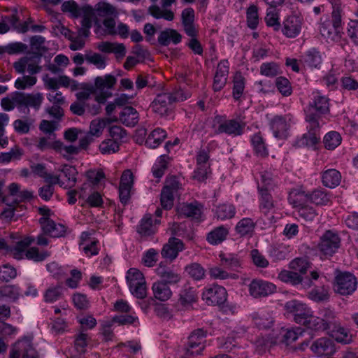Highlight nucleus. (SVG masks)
<instances>
[{
  "label": "nucleus",
  "mask_w": 358,
  "mask_h": 358,
  "mask_svg": "<svg viewBox=\"0 0 358 358\" xmlns=\"http://www.w3.org/2000/svg\"><path fill=\"white\" fill-rule=\"evenodd\" d=\"M275 288L273 283L262 280H253L249 285V292L255 298L264 297L273 293Z\"/></svg>",
  "instance_id": "6ab92c4d"
},
{
  "label": "nucleus",
  "mask_w": 358,
  "mask_h": 358,
  "mask_svg": "<svg viewBox=\"0 0 358 358\" xmlns=\"http://www.w3.org/2000/svg\"><path fill=\"white\" fill-rule=\"evenodd\" d=\"M302 25V18L298 15H292L283 21L280 29L283 35L287 38H293L299 35Z\"/></svg>",
  "instance_id": "4468645a"
},
{
  "label": "nucleus",
  "mask_w": 358,
  "mask_h": 358,
  "mask_svg": "<svg viewBox=\"0 0 358 358\" xmlns=\"http://www.w3.org/2000/svg\"><path fill=\"white\" fill-rule=\"evenodd\" d=\"M206 336L207 331L203 329H197L193 331L188 337L185 355L189 356L201 354L206 345Z\"/></svg>",
  "instance_id": "423d86ee"
},
{
  "label": "nucleus",
  "mask_w": 358,
  "mask_h": 358,
  "mask_svg": "<svg viewBox=\"0 0 358 358\" xmlns=\"http://www.w3.org/2000/svg\"><path fill=\"white\" fill-rule=\"evenodd\" d=\"M134 176L129 169L124 171L119 185V197L121 203L127 204L131 197V189L134 184Z\"/></svg>",
  "instance_id": "2eb2a0df"
},
{
  "label": "nucleus",
  "mask_w": 358,
  "mask_h": 358,
  "mask_svg": "<svg viewBox=\"0 0 358 358\" xmlns=\"http://www.w3.org/2000/svg\"><path fill=\"white\" fill-rule=\"evenodd\" d=\"M50 254V252L48 250L41 251L37 247H31L26 251L25 257L27 259L40 262L49 257Z\"/></svg>",
  "instance_id": "c03bdc74"
},
{
  "label": "nucleus",
  "mask_w": 358,
  "mask_h": 358,
  "mask_svg": "<svg viewBox=\"0 0 358 358\" xmlns=\"http://www.w3.org/2000/svg\"><path fill=\"white\" fill-rule=\"evenodd\" d=\"M20 289L13 285H6L0 287V298H8L13 301L18 299Z\"/></svg>",
  "instance_id": "5fc2aeb1"
},
{
  "label": "nucleus",
  "mask_w": 358,
  "mask_h": 358,
  "mask_svg": "<svg viewBox=\"0 0 358 358\" xmlns=\"http://www.w3.org/2000/svg\"><path fill=\"white\" fill-rule=\"evenodd\" d=\"M34 242V238L32 237H25L23 239L17 241L13 249L10 250L13 257L16 259H21L23 256H25V252L27 248Z\"/></svg>",
  "instance_id": "473e14b6"
},
{
  "label": "nucleus",
  "mask_w": 358,
  "mask_h": 358,
  "mask_svg": "<svg viewBox=\"0 0 358 358\" xmlns=\"http://www.w3.org/2000/svg\"><path fill=\"white\" fill-rule=\"evenodd\" d=\"M116 83V78L112 75L104 77L98 76L95 78V89L103 90L105 88L111 89Z\"/></svg>",
  "instance_id": "13d9d810"
},
{
  "label": "nucleus",
  "mask_w": 358,
  "mask_h": 358,
  "mask_svg": "<svg viewBox=\"0 0 358 358\" xmlns=\"http://www.w3.org/2000/svg\"><path fill=\"white\" fill-rule=\"evenodd\" d=\"M341 175L336 169H329L325 171L322 175V182L326 187L333 188L340 184Z\"/></svg>",
  "instance_id": "f704fd0d"
},
{
  "label": "nucleus",
  "mask_w": 358,
  "mask_h": 358,
  "mask_svg": "<svg viewBox=\"0 0 358 358\" xmlns=\"http://www.w3.org/2000/svg\"><path fill=\"white\" fill-rule=\"evenodd\" d=\"M2 202L8 206V208H5L1 213V217L3 218L10 220L15 216V211H23L25 210V206L22 204H18L17 200H13L10 202L8 196H3Z\"/></svg>",
  "instance_id": "c85d7f7f"
},
{
  "label": "nucleus",
  "mask_w": 358,
  "mask_h": 358,
  "mask_svg": "<svg viewBox=\"0 0 358 358\" xmlns=\"http://www.w3.org/2000/svg\"><path fill=\"white\" fill-rule=\"evenodd\" d=\"M39 358L38 352L33 347L31 339L24 338L12 346L9 358Z\"/></svg>",
  "instance_id": "0eeeda50"
},
{
  "label": "nucleus",
  "mask_w": 358,
  "mask_h": 358,
  "mask_svg": "<svg viewBox=\"0 0 358 358\" xmlns=\"http://www.w3.org/2000/svg\"><path fill=\"white\" fill-rule=\"evenodd\" d=\"M166 137V132L162 129H154L148 136L145 145L150 148H157Z\"/></svg>",
  "instance_id": "58836bf2"
},
{
  "label": "nucleus",
  "mask_w": 358,
  "mask_h": 358,
  "mask_svg": "<svg viewBox=\"0 0 358 358\" xmlns=\"http://www.w3.org/2000/svg\"><path fill=\"white\" fill-rule=\"evenodd\" d=\"M221 265L227 269L239 271L238 269L241 267V260L235 255L229 254L220 255Z\"/></svg>",
  "instance_id": "e433bc0d"
},
{
  "label": "nucleus",
  "mask_w": 358,
  "mask_h": 358,
  "mask_svg": "<svg viewBox=\"0 0 358 358\" xmlns=\"http://www.w3.org/2000/svg\"><path fill=\"white\" fill-rule=\"evenodd\" d=\"M38 222L42 232L52 238L62 237L66 234V226L62 224H57L52 219L40 218Z\"/></svg>",
  "instance_id": "a211bd4d"
},
{
  "label": "nucleus",
  "mask_w": 358,
  "mask_h": 358,
  "mask_svg": "<svg viewBox=\"0 0 358 358\" xmlns=\"http://www.w3.org/2000/svg\"><path fill=\"white\" fill-rule=\"evenodd\" d=\"M194 10L192 8H185L181 13V22L184 31L189 37H196L198 30L196 29Z\"/></svg>",
  "instance_id": "aec40b11"
},
{
  "label": "nucleus",
  "mask_w": 358,
  "mask_h": 358,
  "mask_svg": "<svg viewBox=\"0 0 358 358\" xmlns=\"http://www.w3.org/2000/svg\"><path fill=\"white\" fill-rule=\"evenodd\" d=\"M285 310L288 313H291L294 320L299 324H302L304 320L310 315L311 308L306 303L296 300H292L285 303Z\"/></svg>",
  "instance_id": "9b49d317"
},
{
  "label": "nucleus",
  "mask_w": 358,
  "mask_h": 358,
  "mask_svg": "<svg viewBox=\"0 0 358 358\" xmlns=\"http://www.w3.org/2000/svg\"><path fill=\"white\" fill-rule=\"evenodd\" d=\"M341 13V3L336 1L334 3L331 20H325L320 25V34L327 41H337L342 37L343 31Z\"/></svg>",
  "instance_id": "7ed1b4c3"
},
{
  "label": "nucleus",
  "mask_w": 358,
  "mask_h": 358,
  "mask_svg": "<svg viewBox=\"0 0 358 358\" xmlns=\"http://www.w3.org/2000/svg\"><path fill=\"white\" fill-rule=\"evenodd\" d=\"M278 279L282 282L290 283L292 285L301 284L303 278L299 273L293 270H282L278 274Z\"/></svg>",
  "instance_id": "4c0bfd02"
},
{
  "label": "nucleus",
  "mask_w": 358,
  "mask_h": 358,
  "mask_svg": "<svg viewBox=\"0 0 358 358\" xmlns=\"http://www.w3.org/2000/svg\"><path fill=\"white\" fill-rule=\"evenodd\" d=\"M260 73L267 77H275L281 73L279 66L275 62L263 63L260 66Z\"/></svg>",
  "instance_id": "338daca9"
},
{
  "label": "nucleus",
  "mask_w": 358,
  "mask_h": 358,
  "mask_svg": "<svg viewBox=\"0 0 358 358\" xmlns=\"http://www.w3.org/2000/svg\"><path fill=\"white\" fill-rule=\"evenodd\" d=\"M259 210L264 215H268L275 208L274 201L270 192H266L265 189H261L259 192Z\"/></svg>",
  "instance_id": "cd10ccee"
},
{
  "label": "nucleus",
  "mask_w": 358,
  "mask_h": 358,
  "mask_svg": "<svg viewBox=\"0 0 358 358\" xmlns=\"http://www.w3.org/2000/svg\"><path fill=\"white\" fill-rule=\"evenodd\" d=\"M227 298V292L224 287L217 285L206 288L202 294V299L208 306L223 304Z\"/></svg>",
  "instance_id": "1a4fd4ad"
},
{
  "label": "nucleus",
  "mask_w": 358,
  "mask_h": 358,
  "mask_svg": "<svg viewBox=\"0 0 358 358\" xmlns=\"http://www.w3.org/2000/svg\"><path fill=\"white\" fill-rule=\"evenodd\" d=\"M94 13L99 17H110L116 14V9L109 3L99 2L95 5Z\"/></svg>",
  "instance_id": "09e8293b"
},
{
  "label": "nucleus",
  "mask_w": 358,
  "mask_h": 358,
  "mask_svg": "<svg viewBox=\"0 0 358 358\" xmlns=\"http://www.w3.org/2000/svg\"><path fill=\"white\" fill-rule=\"evenodd\" d=\"M288 199L294 208L299 209L300 207L306 206L305 203L309 201V195L301 191L292 192Z\"/></svg>",
  "instance_id": "8fccbe9b"
},
{
  "label": "nucleus",
  "mask_w": 358,
  "mask_h": 358,
  "mask_svg": "<svg viewBox=\"0 0 358 358\" xmlns=\"http://www.w3.org/2000/svg\"><path fill=\"white\" fill-rule=\"evenodd\" d=\"M303 61L308 66L315 69H320L322 62L320 52L314 48L306 52Z\"/></svg>",
  "instance_id": "ea45409f"
},
{
  "label": "nucleus",
  "mask_w": 358,
  "mask_h": 358,
  "mask_svg": "<svg viewBox=\"0 0 358 358\" xmlns=\"http://www.w3.org/2000/svg\"><path fill=\"white\" fill-rule=\"evenodd\" d=\"M184 248L183 242L177 238L173 237L170 238L168 243L164 245L161 254L164 258L173 261L178 257V252L182 251Z\"/></svg>",
  "instance_id": "412c9836"
},
{
  "label": "nucleus",
  "mask_w": 358,
  "mask_h": 358,
  "mask_svg": "<svg viewBox=\"0 0 358 358\" xmlns=\"http://www.w3.org/2000/svg\"><path fill=\"white\" fill-rule=\"evenodd\" d=\"M251 142L257 155L262 157L268 156V152L260 133H257L253 135L251 139Z\"/></svg>",
  "instance_id": "49530a36"
},
{
  "label": "nucleus",
  "mask_w": 358,
  "mask_h": 358,
  "mask_svg": "<svg viewBox=\"0 0 358 358\" xmlns=\"http://www.w3.org/2000/svg\"><path fill=\"white\" fill-rule=\"evenodd\" d=\"M178 213L187 217H195L199 215L201 210L193 203H182L177 207Z\"/></svg>",
  "instance_id": "603ef678"
},
{
  "label": "nucleus",
  "mask_w": 358,
  "mask_h": 358,
  "mask_svg": "<svg viewBox=\"0 0 358 358\" xmlns=\"http://www.w3.org/2000/svg\"><path fill=\"white\" fill-rule=\"evenodd\" d=\"M182 36L176 29H166L160 32L157 41L163 46H168L171 43L176 45L181 41Z\"/></svg>",
  "instance_id": "b1692460"
},
{
  "label": "nucleus",
  "mask_w": 358,
  "mask_h": 358,
  "mask_svg": "<svg viewBox=\"0 0 358 358\" xmlns=\"http://www.w3.org/2000/svg\"><path fill=\"white\" fill-rule=\"evenodd\" d=\"M341 245V239L337 234L327 231L321 237L318 244L320 252L325 258L331 257Z\"/></svg>",
  "instance_id": "6e6552de"
},
{
  "label": "nucleus",
  "mask_w": 358,
  "mask_h": 358,
  "mask_svg": "<svg viewBox=\"0 0 358 358\" xmlns=\"http://www.w3.org/2000/svg\"><path fill=\"white\" fill-rule=\"evenodd\" d=\"M236 213L235 208L231 204H222L217 207L216 216L217 219L224 220L234 217Z\"/></svg>",
  "instance_id": "864d4df0"
},
{
  "label": "nucleus",
  "mask_w": 358,
  "mask_h": 358,
  "mask_svg": "<svg viewBox=\"0 0 358 358\" xmlns=\"http://www.w3.org/2000/svg\"><path fill=\"white\" fill-rule=\"evenodd\" d=\"M127 281L131 294L138 299L147 296V288L143 273L137 268H131L127 272Z\"/></svg>",
  "instance_id": "20e7f679"
},
{
  "label": "nucleus",
  "mask_w": 358,
  "mask_h": 358,
  "mask_svg": "<svg viewBox=\"0 0 358 358\" xmlns=\"http://www.w3.org/2000/svg\"><path fill=\"white\" fill-rule=\"evenodd\" d=\"M307 296L315 302H324L329 299V287L328 285L315 286L308 292Z\"/></svg>",
  "instance_id": "bb28decb"
},
{
  "label": "nucleus",
  "mask_w": 358,
  "mask_h": 358,
  "mask_svg": "<svg viewBox=\"0 0 358 358\" xmlns=\"http://www.w3.org/2000/svg\"><path fill=\"white\" fill-rule=\"evenodd\" d=\"M342 141L341 134L335 131H331L327 133L323 139L324 147L327 150H334L337 148Z\"/></svg>",
  "instance_id": "a18cd8bd"
},
{
  "label": "nucleus",
  "mask_w": 358,
  "mask_h": 358,
  "mask_svg": "<svg viewBox=\"0 0 358 358\" xmlns=\"http://www.w3.org/2000/svg\"><path fill=\"white\" fill-rule=\"evenodd\" d=\"M62 11L69 14L72 18H78L82 15L83 6L80 7L73 0L64 1L61 6Z\"/></svg>",
  "instance_id": "79ce46f5"
},
{
  "label": "nucleus",
  "mask_w": 358,
  "mask_h": 358,
  "mask_svg": "<svg viewBox=\"0 0 358 358\" xmlns=\"http://www.w3.org/2000/svg\"><path fill=\"white\" fill-rule=\"evenodd\" d=\"M190 93L181 88L175 89L171 92H162L155 96L151 102L150 108L152 111L160 117H166L172 114L174 103L184 101L189 98Z\"/></svg>",
  "instance_id": "f257e3e1"
},
{
  "label": "nucleus",
  "mask_w": 358,
  "mask_h": 358,
  "mask_svg": "<svg viewBox=\"0 0 358 358\" xmlns=\"http://www.w3.org/2000/svg\"><path fill=\"white\" fill-rule=\"evenodd\" d=\"M292 115L287 114L284 116L276 115L271 121V128L276 138L285 139L288 136L290 121Z\"/></svg>",
  "instance_id": "f8f14e48"
},
{
  "label": "nucleus",
  "mask_w": 358,
  "mask_h": 358,
  "mask_svg": "<svg viewBox=\"0 0 358 358\" xmlns=\"http://www.w3.org/2000/svg\"><path fill=\"white\" fill-rule=\"evenodd\" d=\"M310 267V262L303 257L295 258L289 264V268L300 275L306 274Z\"/></svg>",
  "instance_id": "de8ad7c7"
},
{
  "label": "nucleus",
  "mask_w": 358,
  "mask_h": 358,
  "mask_svg": "<svg viewBox=\"0 0 358 358\" xmlns=\"http://www.w3.org/2000/svg\"><path fill=\"white\" fill-rule=\"evenodd\" d=\"M245 123L236 119L226 120L220 123L215 132L217 134H226L231 136H238L243 134Z\"/></svg>",
  "instance_id": "ddd939ff"
},
{
  "label": "nucleus",
  "mask_w": 358,
  "mask_h": 358,
  "mask_svg": "<svg viewBox=\"0 0 358 358\" xmlns=\"http://www.w3.org/2000/svg\"><path fill=\"white\" fill-rule=\"evenodd\" d=\"M43 96L41 93L25 94L16 92L14 93V101L16 106L31 107L38 110L43 103Z\"/></svg>",
  "instance_id": "9d476101"
},
{
  "label": "nucleus",
  "mask_w": 358,
  "mask_h": 358,
  "mask_svg": "<svg viewBox=\"0 0 358 358\" xmlns=\"http://www.w3.org/2000/svg\"><path fill=\"white\" fill-rule=\"evenodd\" d=\"M335 329L333 330V336L339 343H348L352 340V336L349 334L348 330L341 327L340 324L334 325Z\"/></svg>",
  "instance_id": "e2e57ef3"
},
{
  "label": "nucleus",
  "mask_w": 358,
  "mask_h": 358,
  "mask_svg": "<svg viewBox=\"0 0 358 358\" xmlns=\"http://www.w3.org/2000/svg\"><path fill=\"white\" fill-rule=\"evenodd\" d=\"M310 350L317 357L330 356L336 352L334 342L327 337H322L313 341Z\"/></svg>",
  "instance_id": "dca6fc26"
},
{
  "label": "nucleus",
  "mask_w": 358,
  "mask_h": 358,
  "mask_svg": "<svg viewBox=\"0 0 358 358\" xmlns=\"http://www.w3.org/2000/svg\"><path fill=\"white\" fill-rule=\"evenodd\" d=\"M357 286V278L350 273H340L335 277L334 289L341 295L352 294L356 290Z\"/></svg>",
  "instance_id": "39448f33"
},
{
  "label": "nucleus",
  "mask_w": 358,
  "mask_h": 358,
  "mask_svg": "<svg viewBox=\"0 0 358 358\" xmlns=\"http://www.w3.org/2000/svg\"><path fill=\"white\" fill-rule=\"evenodd\" d=\"M150 14L155 18H164L168 21H172L174 13L171 10L161 9L157 6H152L149 8Z\"/></svg>",
  "instance_id": "69168bd1"
},
{
  "label": "nucleus",
  "mask_w": 358,
  "mask_h": 358,
  "mask_svg": "<svg viewBox=\"0 0 358 358\" xmlns=\"http://www.w3.org/2000/svg\"><path fill=\"white\" fill-rule=\"evenodd\" d=\"M265 22L268 27L273 28V31H278L281 28V24L279 21V16L278 13L273 8H269L267 10L265 17Z\"/></svg>",
  "instance_id": "bf43d9fd"
},
{
  "label": "nucleus",
  "mask_w": 358,
  "mask_h": 358,
  "mask_svg": "<svg viewBox=\"0 0 358 358\" xmlns=\"http://www.w3.org/2000/svg\"><path fill=\"white\" fill-rule=\"evenodd\" d=\"M63 286L62 283L48 287L44 292V299L48 303H52L59 300L62 296Z\"/></svg>",
  "instance_id": "37998d69"
},
{
  "label": "nucleus",
  "mask_w": 358,
  "mask_h": 358,
  "mask_svg": "<svg viewBox=\"0 0 358 358\" xmlns=\"http://www.w3.org/2000/svg\"><path fill=\"white\" fill-rule=\"evenodd\" d=\"M255 226V222L251 218L245 217L237 223L235 230L240 236H251L254 233Z\"/></svg>",
  "instance_id": "7c9ffc66"
},
{
  "label": "nucleus",
  "mask_w": 358,
  "mask_h": 358,
  "mask_svg": "<svg viewBox=\"0 0 358 358\" xmlns=\"http://www.w3.org/2000/svg\"><path fill=\"white\" fill-rule=\"evenodd\" d=\"M138 120V113L132 106H125L120 113V122L127 127H134Z\"/></svg>",
  "instance_id": "393cba45"
},
{
  "label": "nucleus",
  "mask_w": 358,
  "mask_h": 358,
  "mask_svg": "<svg viewBox=\"0 0 358 358\" xmlns=\"http://www.w3.org/2000/svg\"><path fill=\"white\" fill-rule=\"evenodd\" d=\"M252 320L256 327L260 329H269L273 324V319L268 313H255Z\"/></svg>",
  "instance_id": "a19ab883"
},
{
  "label": "nucleus",
  "mask_w": 358,
  "mask_h": 358,
  "mask_svg": "<svg viewBox=\"0 0 358 358\" xmlns=\"http://www.w3.org/2000/svg\"><path fill=\"white\" fill-rule=\"evenodd\" d=\"M59 171L62 172L67 178L68 183L66 185L65 184V186H67V188H71L75 186L76 183V174L77 173L76 169L71 166L64 164Z\"/></svg>",
  "instance_id": "774afa93"
},
{
  "label": "nucleus",
  "mask_w": 358,
  "mask_h": 358,
  "mask_svg": "<svg viewBox=\"0 0 358 358\" xmlns=\"http://www.w3.org/2000/svg\"><path fill=\"white\" fill-rule=\"evenodd\" d=\"M96 48L104 53H114L117 58H122L126 54V48L123 43L102 41L96 44Z\"/></svg>",
  "instance_id": "4be33fe9"
},
{
  "label": "nucleus",
  "mask_w": 358,
  "mask_h": 358,
  "mask_svg": "<svg viewBox=\"0 0 358 358\" xmlns=\"http://www.w3.org/2000/svg\"><path fill=\"white\" fill-rule=\"evenodd\" d=\"M229 234L227 228L220 226L216 227L207 235V241L212 245H217L224 241Z\"/></svg>",
  "instance_id": "c9c22d12"
},
{
  "label": "nucleus",
  "mask_w": 358,
  "mask_h": 358,
  "mask_svg": "<svg viewBox=\"0 0 358 358\" xmlns=\"http://www.w3.org/2000/svg\"><path fill=\"white\" fill-rule=\"evenodd\" d=\"M169 163V157L166 155H162L152 169L153 176L157 178H162L165 171L168 168Z\"/></svg>",
  "instance_id": "4d7b16f0"
},
{
  "label": "nucleus",
  "mask_w": 358,
  "mask_h": 358,
  "mask_svg": "<svg viewBox=\"0 0 358 358\" xmlns=\"http://www.w3.org/2000/svg\"><path fill=\"white\" fill-rule=\"evenodd\" d=\"M229 72V64L227 60H221L215 71L213 78V90L214 92H220L227 84Z\"/></svg>",
  "instance_id": "f3484780"
},
{
  "label": "nucleus",
  "mask_w": 358,
  "mask_h": 358,
  "mask_svg": "<svg viewBox=\"0 0 358 358\" xmlns=\"http://www.w3.org/2000/svg\"><path fill=\"white\" fill-rule=\"evenodd\" d=\"M85 60L90 64H94L98 69H104L106 66V57L92 50L86 51Z\"/></svg>",
  "instance_id": "3c124183"
},
{
  "label": "nucleus",
  "mask_w": 358,
  "mask_h": 358,
  "mask_svg": "<svg viewBox=\"0 0 358 358\" xmlns=\"http://www.w3.org/2000/svg\"><path fill=\"white\" fill-rule=\"evenodd\" d=\"M313 98L305 109V120L312 129L319 127V122L324 124L322 117L330 113V99L319 91L312 93Z\"/></svg>",
  "instance_id": "f03ea898"
},
{
  "label": "nucleus",
  "mask_w": 358,
  "mask_h": 358,
  "mask_svg": "<svg viewBox=\"0 0 358 358\" xmlns=\"http://www.w3.org/2000/svg\"><path fill=\"white\" fill-rule=\"evenodd\" d=\"M198 300V294L196 289L188 285H185L179 294L178 302L185 308L192 306Z\"/></svg>",
  "instance_id": "5701e85b"
},
{
  "label": "nucleus",
  "mask_w": 358,
  "mask_h": 358,
  "mask_svg": "<svg viewBox=\"0 0 358 358\" xmlns=\"http://www.w3.org/2000/svg\"><path fill=\"white\" fill-rule=\"evenodd\" d=\"M307 329L315 331H324V323L320 320V317L315 316L313 315V311L310 312V315L304 320L302 324Z\"/></svg>",
  "instance_id": "6e6d98bb"
},
{
  "label": "nucleus",
  "mask_w": 358,
  "mask_h": 358,
  "mask_svg": "<svg viewBox=\"0 0 358 358\" xmlns=\"http://www.w3.org/2000/svg\"><path fill=\"white\" fill-rule=\"evenodd\" d=\"M137 232L141 238H147L155 233V227L152 224V217L150 214H146L141 219L137 227Z\"/></svg>",
  "instance_id": "a878e982"
},
{
  "label": "nucleus",
  "mask_w": 358,
  "mask_h": 358,
  "mask_svg": "<svg viewBox=\"0 0 358 358\" xmlns=\"http://www.w3.org/2000/svg\"><path fill=\"white\" fill-rule=\"evenodd\" d=\"M245 78L240 71H236L233 78V98L238 101L243 94Z\"/></svg>",
  "instance_id": "72a5a7b5"
},
{
  "label": "nucleus",
  "mask_w": 358,
  "mask_h": 358,
  "mask_svg": "<svg viewBox=\"0 0 358 358\" xmlns=\"http://www.w3.org/2000/svg\"><path fill=\"white\" fill-rule=\"evenodd\" d=\"M185 271L195 280H200L205 276L204 268L198 263H192L187 266Z\"/></svg>",
  "instance_id": "0e129e2a"
},
{
  "label": "nucleus",
  "mask_w": 358,
  "mask_h": 358,
  "mask_svg": "<svg viewBox=\"0 0 358 358\" xmlns=\"http://www.w3.org/2000/svg\"><path fill=\"white\" fill-rule=\"evenodd\" d=\"M275 86L283 96H289L292 93V87L289 80L285 77H278L275 79Z\"/></svg>",
  "instance_id": "052dcab7"
},
{
  "label": "nucleus",
  "mask_w": 358,
  "mask_h": 358,
  "mask_svg": "<svg viewBox=\"0 0 358 358\" xmlns=\"http://www.w3.org/2000/svg\"><path fill=\"white\" fill-rule=\"evenodd\" d=\"M157 273L162 279L161 281H163L166 285L176 284L181 279V276L179 273L170 268L162 267V266L157 268Z\"/></svg>",
  "instance_id": "2f4dec72"
},
{
  "label": "nucleus",
  "mask_w": 358,
  "mask_h": 358,
  "mask_svg": "<svg viewBox=\"0 0 358 358\" xmlns=\"http://www.w3.org/2000/svg\"><path fill=\"white\" fill-rule=\"evenodd\" d=\"M152 292L154 296L162 301L169 299L172 295L170 287L163 281H157L153 283Z\"/></svg>",
  "instance_id": "c756f323"
},
{
  "label": "nucleus",
  "mask_w": 358,
  "mask_h": 358,
  "mask_svg": "<svg viewBox=\"0 0 358 358\" xmlns=\"http://www.w3.org/2000/svg\"><path fill=\"white\" fill-rule=\"evenodd\" d=\"M320 320L324 323V330L331 329L332 326L336 324V314L329 308L322 310Z\"/></svg>",
  "instance_id": "680f3d73"
}]
</instances>
